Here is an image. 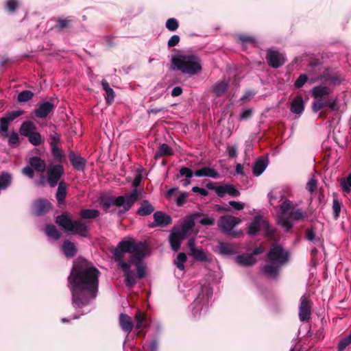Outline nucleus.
<instances>
[{"label":"nucleus","mask_w":351,"mask_h":351,"mask_svg":"<svg viewBox=\"0 0 351 351\" xmlns=\"http://www.w3.org/2000/svg\"><path fill=\"white\" fill-rule=\"evenodd\" d=\"M188 197V193H182L180 194L176 200V204L179 206H183L186 202V199Z\"/></svg>","instance_id":"nucleus-62"},{"label":"nucleus","mask_w":351,"mask_h":351,"mask_svg":"<svg viewBox=\"0 0 351 351\" xmlns=\"http://www.w3.org/2000/svg\"><path fill=\"white\" fill-rule=\"evenodd\" d=\"M45 233L50 238L54 240H58L60 236V232L58 230L54 225L49 224L45 228Z\"/></svg>","instance_id":"nucleus-37"},{"label":"nucleus","mask_w":351,"mask_h":351,"mask_svg":"<svg viewBox=\"0 0 351 351\" xmlns=\"http://www.w3.org/2000/svg\"><path fill=\"white\" fill-rule=\"evenodd\" d=\"M66 188L67 185L64 182H59L57 192H56V199L59 204H62L64 202L66 195Z\"/></svg>","instance_id":"nucleus-34"},{"label":"nucleus","mask_w":351,"mask_h":351,"mask_svg":"<svg viewBox=\"0 0 351 351\" xmlns=\"http://www.w3.org/2000/svg\"><path fill=\"white\" fill-rule=\"evenodd\" d=\"M69 158L71 165L77 171L84 170L86 164V160L84 158L72 152L69 153Z\"/></svg>","instance_id":"nucleus-24"},{"label":"nucleus","mask_w":351,"mask_h":351,"mask_svg":"<svg viewBox=\"0 0 351 351\" xmlns=\"http://www.w3.org/2000/svg\"><path fill=\"white\" fill-rule=\"evenodd\" d=\"M289 217L294 220H300L303 219L306 214L300 208H293L289 214Z\"/></svg>","instance_id":"nucleus-46"},{"label":"nucleus","mask_w":351,"mask_h":351,"mask_svg":"<svg viewBox=\"0 0 351 351\" xmlns=\"http://www.w3.org/2000/svg\"><path fill=\"white\" fill-rule=\"evenodd\" d=\"M34 97V93L30 90H23L18 95L17 100L19 102H27Z\"/></svg>","instance_id":"nucleus-43"},{"label":"nucleus","mask_w":351,"mask_h":351,"mask_svg":"<svg viewBox=\"0 0 351 351\" xmlns=\"http://www.w3.org/2000/svg\"><path fill=\"white\" fill-rule=\"evenodd\" d=\"M236 262L242 266H251L256 262V259L253 254H243L237 257Z\"/></svg>","instance_id":"nucleus-28"},{"label":"nucleus","mask_w":351,"mask_h":351,"mask_svg":"<svg viewBox=\"0 0 351 351\" xmlns=\"http://www.w3.org/2000/svg\"><path fill=\"white\" fill-rule=\"evenodd\" d=\"M100 271L86 261L74 263L68 277L72 304L76 309L86 307L96 298Z\"/></svg>","instance_id":"nucleus-1"},{"label":"nucleus","mask_w":351,"mask_h":351,"mask_svg":"<svg viewBox=\"0 0 351 351\" xmlns=\"http://www.w3.org/2000/svg\"><path fill=\"white\" fill-rule=\"evenodd\" d=\"M23 110H16V111H12L9 113H8L5 117L7 118V119L12 122L15 119L23 114Z\"/></svg>","instance_id":"nucleus-57"},{"label":"nucleus","mask_w":351,"mask_h":351,"mask_svg":"<svg viewBox=\"0 0 351 351\" xmlns=\"http://www.w3.org/2000/svg\"><path fill=\"white\" fill-rule=\"evenodd\" d=\"M228 82L219 81L213 86V91L217 96H221L227 90Z\"/></svg>","instance_id":"nucleus-39"},{"label":"nucleus","mask_w":351,"mask_h":351,"mask_svg":"<svg viewBox=\"0 0 351 351\" xmlns=\"http://www.w3.org/2000/svg\"><path fill=\"white\" fill-rule=\"evenodd\" d=\"M351 344V333L343 338L339 343L338 351H343L349 345Z\"/></svg>","instance_id":"nucleus-47"},{"label":"nucleus","mask_w":351,"mask_h":351,"mask_svg":"<svg viewBox=\"0 0 351 351\" xmlns=\"http://www.w3.org/2000/svg\"><path fill=\"white\" fill-rule=\"evenodd\" d=\"M173 154L172 149L166 143L162 144L158 150L155 154V158L157 159L162 156H170Z\"/></svg>","instance_id":"nucleus-38"},{"label":"nucleus","mask_w":351,"mask_h":351,"mask_svg":"<svg viewBox=\"0 0 351 351\" xmlns=\"http://www.w3.org/2000/svg\"><path fill=\"white\" fill-rule=\"evenodd\" d=\"M241 220L232 215H224L219 218L218 226L225 234L236 237L238 232L232 231L233 228L241 223Z\"/></svg>","instance_id":"nucleus-12"},{"label":"nucleus","mask_w":351,"mask_h":351,"mask_svg":"<svg viewBox=\"0 0 351 351\" xmlns=\"http://www.w3.org/2000/svg\"><path fill=\"white\" fill-rule=\"evenodd\" d=\"M193 219L197 220L202 226H212L215 223V218L212 216L202 213H195L192 215Z\"/></svg>","instance_id":"nucleus-25"},{"label":"nucleus","mask_w":351,"mask_h":351,"mask_svg":"<svg viewBox=\"0 0 351 351\" xmlns=\"http://www.w3.org/2000/svg\"><path fill=\"white\" fill-rule=\"evenodd\" d=\"M269 263L264 267L265 274L270 278H275L280 267L289 262V252L280 245H273L268 253Z\"/></svg>","instance_id":"nucleus-5"},{"label":"nucleus","mask_w":351,"mask_h":351,"mask_svg":"<svg viewBox=\"0 0 351 351\" xmlns=\"http://www.w3.org/2000/svg\"><path fill=\"white\" fill-rule=\"evenodd\" d=\"M330 93V88L326 86L319 85L312 88L311 95L314 98L312 103L313 112L317 113L324 108V101L328 98Z\"/></svg>","instance_id":"nucleus-9"},{"label":"nucleus","mask_w":351,"mask_h":351,"mask_svg":"<svg viewBox=\"0 0 351 351\" xmlns=\"http://www.w3.org/2000/svg\"><path fill=\"white\" fill-rule=\"evenodd\" d=\"M171 69L189 76L195 75L202 71V60L193 53L178 51L172 56Z\"/></svg>","instance_id":"nucleus-3"},{"label":"nucleus","mask_w":351,"mask_h":351,"mask_svg":"<svg viewBox=\"0 0 351 351\" xmlns=\"http://www.w3.org/2000/svg\"><path fill=\"white\" fill-rule=\"evenodd\" d=\"M35 130L36 126L32 121H25L21 125L19 132L21 135L28 137Z\"/></svg>","instance_id":"nucleus-32"},{"label":"nucleus","mask_w":351,"mask_h":351,"mask_svg":"<svg viewBox=\"0 0 351 351\" xmlns=\"http://www.w3.org/2000/svg\"><path fill=\"white\" fill-rule=\"evenodd\" d=\"M332 209L334 213V217L335 219H337L339 216V213L341 211V204L337 199H333Z\"/></svg>","instance_id":"nucleus-56"},{"label":"nucleus","mask_w":351,"mask_h":351,"mask_svg":"<svg viewBox=\"0 0 351 351\" xmlns=\"http://www.w3.org/2000/svg\"><path fill=\"white\" fill-rule=\"evenodd\" d=\"M61 250L67 258H72L77 253V248L75 244L68 240L63 242Z\"/></svg>","instance_id":"nucleus-26"},{"label":"nucleus","mask_w":351,"mask_h":351,"mask_svg":"<svg viewBox=\"0 0 351 351\" xmlns=\"http://www.w3.org/2000/svg\"><path fill=\"white\" fill-rule=\"evenodd\" d=\"M120 326L123 331L128 335L132 330L133 322L130 317L121 313L119 317Z\"/></svg>","instance_id":"nucleus-29"},{"label":"nucleus","mask_w":351,"mask_h":351,"mask_svg":"<svg viewBox=\"0 0 351 351\" xmlns=\"http://www.w3.org/2000/svg\"><path fill=\"white\" fill-rule=\"evenodd\" d=\"M111 252L119 267L124 273L127 286L132 287L136 282V275L131 269L132 265L136 266L138 278L145 276V267L142 261L147 252V247L144 243L137 242L132 239L123 240Z\"/></svg>","instance_id":"nucleus-2"},{"label":"nucleus","mask_w":351,"mask_h":351,"mask_svg":"<svg viewBox=\"0 0 351 351\" xmlns=\"http://www.w3.org/2000/svg\"><path fill=\"white\" fill-rule=\"evenodd\" d=\"M311 315V303L308 296L304 295L300 298L299 319L301 322H308Z\"/></svg>","instance_id":"nucleus-15"},{"label":"nucleus","mask_w":351,"mask_h":351,"mask_svg":"<svg viewBox=\"0 0 351 351\" xmlns=\"http://www.w3.org/2000/svg\"><path fill=\"white\" fill-rule=\"evenodd\" d=\"M143 348L145 351H158V342L156 339H152L149 341H147L143 346Z\"/></svg>","instance_id":"nucleus-45"},{"label":"nucleus","mask_w":351,"mask_h":351,"mask_svg":"<svg viewBox=\"0 0 351 351\" xmlns=\"http://www.w3.org/2000/svg\"><path fill=\"white\" fill-rule=\"evenodd\" d=\"M106 95L105 96L106 99V103L108 104H111L114 101V92L112 88H110L106 92Z\"/></svg>","instance_id":"nucleus-61"},{"label":"nucleus","mask_w":351,"mask_h":351,"mask_svg":"<svg viewBox=\"0 0 351 351\" xmlns=\"http://www.w3.org/2000/svg\"><path fill=\"white\" fill-rule=\"evenodd\" d=\"M194 226L195 221L191 215L184 219L180 228H173L169 236L170 245L173 251L179 250L181 241L190 234Z\"/></svg>","instance_id":"nucleus-8"},{"label":"nucleus","mask_w":351,"mask_h":351,"mask_svg":"<svg viewBox=\"0 0 351 351\" xmlns=\"http://www.w3.org/2000/svg\"><path fill=\"white\" fill-rule=\"evenodd\" d=\"M100 213L97 209H83L80 213V217L82 219L93 220L99 217Z\"/></svg>","instance_id":"nucleus-31"},{"label":"nucleus","mask_w":351,"mask_h":351,"mask_svg":"<svg viewBox=\"0 0 351 351\" xmlns=\"http://www.w3.org/2000/svg\"><path fill=\"white\" fill-rule=\"evenodd\" d=\"M214 189L217 195L220 197H223L226 194L233 197H238L240 195V192L236 187L230 184L215 186Z\"/></svg>","instance_id":"nucleus-19"},{"label":"nucleus","mask_w":351,"mask_h":351,"mask_svg":"<svg viewBox=\"0 0 351 351\" xmlns=\"http://www.w3.org/2000/svg\"><path fill=\"white\" fill-rule=\"evenodd\" d=\"M229 204L237 210H241L244 208V204L239 202L230 201Z\"/></svg>","instance_id":"nucleus-63"},{"label":"nucleus","mask_w":351,"mask_h":351,"mask_svg":"<svg viewBox=\"0 0 351 351\" xmlns=\"http://www.w3.org/2000/svg\"><path fill=\"white\" fill-rule=\"evenodd\" d=\"M180 40V36L178 35H173L172 36L169 40H168V47L169 48L175 47L178 45L179 42Z\"/></svg>","instance_id":"nucleus-60"},{"label":"nucleus","mask_w":351,"mask_h":351,"mask_svg":"<svg viewBox=\"0 0 351 351\" xmlns=\"http://www.w3.org/2000/svg\"><path fill=\"white\" fill-rule=\"evenodd\" d=\"M263 231L268 237H273L275 234V230L261 216L257 215L254 217L248 226V234L251 236L256 234Z\"/></svg>","instance_id":"nucleus-10"},{"label":"nucleus","mask_w":351,"mask_h":351,"mask_svg":"<svg viewBox=\"0 0 351 351\" xmlns=\"http://www.w3.org/2000/svg\"><path fill=\"white\" fill-rule=\"evenodd\" d=\"M56 222L65 230L71 232L82 237L88 235L89 228L80 220H72L67 214H62L56 217Z\"/></svg>","instance_id":"nucleus-7"},{"label":"nucleus","mask_w":351,"mask_h":351,"mask_svg":"<svg viewBox=\"0 0 351 351\" xmlns=\"http://www.w3.org/2000/svg\"><path fill=\"white\" fill-rule=\"evenodd\" d=\"M154 224L152 225V227H165L171 223V217L161 211L156 212L154 214Z\"/></svg>","instance_id":"nucleus-22"},{"label":"nucleus","mask_w":351,"mask_h":351,"mask_svg":"<svg viewBox=\"0 0 351 351\" xmlns=\"http://www.w3.org/2000/svg\"><path fill=\"white\" fill-rule=\"evenodd\" d=\"M136 322L135 328L137 330L147 327L149 324V319L147 315L138 310L134 315Z\"/></svg>","instance_id":"nucleus-23"},{"label":"nucleus","mask_w":351,"mask_h":351,"mask_svg":"<svg viewBox=\"0 0 351 351\" xmlns=\"http://www.w3.org/2000/svg\"><path fill=\"white\" fill-rule=\"evenodd\" d=\"M180 175L181 176H184L186 178H191L194 175L193 171L188 167H182L180 170Z\"/></svg>","instance_id":"nucleus-59"},{"label":"nucleus","mask_w":351,"mask_h":351,"mask_svg":"<svg viewBox=\"0 0 351 351\" xmlns=\"http://www.w3.org/2000/svg\"><path fill=\"white\" fill-rule=\"evenodd\" d=\"M341 186L345 193H350L351 188V173L348 176L341 180Z\"/></svg>","instance_id":"nucleus-48"},{"label":"nucleus","mask_w":351,"mask_h":351,"mask_svg":"<svg viewBox=\"0 0 351 351\" xmlns=\"http://www.w3.org/2000/svg\"><path fill=\"white\" fill-rule=\"evenodd\" d=\"M188 246L190 251V255L193 256L195 260L205 263H210L211 261L210 256L206 255L203 250L195 247V243L193 239H189Z\"/></svg>","instance_id":"nucleus-16"},{"label":"nucleus","mask_w":351,"mask_h":351,"mask_svg":"<svg viewBox=\"0 0 351 351\" xmlns=\"http://www.w3.org/2000/svg\"><path fill=\"white\" fill-rule=\"evenodd\" d=\"M19 143V136L16 132H13L8 139V144L11 147H15Z\"/></svg>","instance_id":"nucleus-53"},{"label":"nucleus","mask_w":351,"mask_h":351,"mask_svg":"<svg viewBox=\"0 0 351 351\" xmlns=\"http://www.w3.org/2000/svg\"><path fill=\"white\" fill-rule=\"evenodd\" d=\"M239 38L240 41L242 43V44H252L255 45L256 44V39L254 36L247 35V34H241L239 36Z\"/></svg>","instance_id":"nucleus-50"},{"label":"nucleus","mask_w":351,"mask_h":351,"mask_svg":"<svg viewBox=\"0 0 351 351\" xmlns=\"http://www.w3.org/2000/svg\"><path fill=\"white\" fill-rule=\"evenodd\" d=\"M324 107H328L331 110H335L337 106V99L335 98H328L324 101Z\"/></svg>","instance_id":"nucleus-55"},{"label":"nucleus","mask_w":351,"mask_h":351,"mask_svg":"<svg viewBox=\"0 0 351 351\" xmlns=\"http://www.w3.org/2000/svg\"><path fill=\"white\" fill-rule=\"evenodd\" d=\"M55 106L53 103L46 101L39 105L34 113L38 118H45L53 110Z\"/></svg>","instance_id":"nucleus-20"},{"label":"nucleus","mask_w":351,"mask_h":351,"mask_svg":"<svg viewBox=\"0 0 351 351\" xmlns=\"http://www.w3.org/2000/svg\"><path fill=\"white\" fill-rule=\"evenodd\" d=\"M267 163L265 160L258 159L254 164L253 167V173L256 176H259L265 170Z\"/></svg>","instance_id":"nucleus-36"},{"label":"nucleus","mask_w":351,"mask_h":351,"mask_svg":"<svg viewBox=\"0 0 351 351\" xmlns=\"http://www.w3.org/2000/svg\"><path fill=\"white\" fill-rule=\"evenodd\" d=\"M50 146L52 154L55 158L57 160L61 162L62 158H64V155L62 154V150L58 147V145L54 142H51Z\"/></svg>","instance_id":"nucleus-42"},{"label":"nucleus","mask_w":351,"mask_h":351,"mask_svg":"<svg viewBox=\"0 0 351 351\" xmlns=\"http://www.w3.org/2000/svg\"><path fill=\"white\" fill-rule=\"evenodd\" d=\"M267 60L269 64L273 68L280 67L285 63V58L283 54L274 50L268 51Z\"/></svg>","instance_id":"nucleus-17"},{"label":"nucleus","mask_w":351,"mask_h":351,"mask_svg":"<svg viewBox=\"0 0 351 351\" xmlns=\"http://www.w3.org/2000/svg\"><path fill=\"white\" fill-rule=\"evenodd\" d=\"M317 181L314 178H311L306 184V189L310 193H313L317 190Z\"/></svg>","instance_id":"nucleus-52"},{"label":"nucleus","mask_w":351,"mask_h":351,"mask_svg":"<svg viewBox=\"0 0 351 351\" xmlns=\"http://www.w3.org/2000/svg\"><path fill=\"white\" fill-rule=\"evenodd\" d=\"M139 197L140 193L136 189H133L130 193H127L123 195L118 197H102L101 199V204L106 212H109L112 206H116L117 207L122 208L121 212L125 213L131 208Z\"/></svg>","instance_id":"nucleus-6"},{"label":"nucleus","mask_w":351,"mask_h":351,"mask_svg":"<svg viewBox=\"0 0 351 351\" xmlns=\"http://www.w3.org/2000/svg\"><path fill=\"white\" fill-rule=\"evenodd\" d=\"M29 165L22 169L23 175L32 179L34 177V171L43 173L46 171V163L44 160L38 156H32L29 159Z\"/></svg>","instance_id":"nucleus-11"},{"label":"nucleus","mask_w":351,"mask_h":351,"mask_svg":"<svg viewBox=\"0 0 351 351\" xmlns=\"http://www.w3.org/2000/svg\"><path fill=\"white\" fill-rule=\"evenodd\" d=\"M18 3V0H7L6 8L10 12H13L16 10Z\"/></svg>","instance_id":"nucleus-58"},{"label":"nucleus","mask_w":351,"mask_h":351,"mask_svg":"<svg viewBox=\"0 0 351 351\" xmlns=\"http://www.w3.org/2000/svg\"><path fill=\"white\" fill-rule=\"evenodd\" d=\"M64 174V169L61 165H50L47 169V182L50 186L57 185L58 180Z\"/></svg>","instance_id":"nucleus-14"},{"label":"nucleus","mask_w":351,"mask_h":351,"mask_svg":"<svg viewBox=\"0 0 351 351\" xmlns=\"http://www.w3.org/2000/svg\"><path fill=\"white\" fill-rule=\"evenodd\" d=\"M194 175L197 177H209L212 178H218L219 173L214 169L210 167H203L195 171Z\"/></svg>","instance_id":"nucleus-27"},{"label":"nucleus","mask_w":351,"mask_h":351,"mask_svg":"<svg viewBox=\"0 0 351 351\" xmlns=\"http://www.w3.org/2000/svg\"><path fill=\"white\" fill-rule=\"evenodd\" d=\"M27 138L29 142L34 146H38L42 143V136L38 132L34 131Z\"/></svg>","instance_id":"nucleus-44"},{"label":"nucleus","mask_w":351,"mask_h":351,"mask_svg":"<svg viewBox=\"0 0 351 351\" xmlns=\"http://www.w3.org/2000/svg\"><path fill=\"white\" fill-rule=\"evenodd\" d=\"M10 122L5 117H3L0 119V133L2 134L3 137L8 136V131Z\"/></svg>","instance_id":"nucleus-41"},{"label":"nucleus","mask_w":351,"mask_h":351,"mask_svg":"<svg viewBox=\"0 0 351 351\" xmlns=\"http://www.w3.org/2000/svg\"><path fill=\"white\" fill-rule=\"evenodd\" d=\"M305 237L308 241L314 244L319 245L321 243L320 237L317 234L313 226L306 230Z\"/></svg>","instance_id":"nucleus-33"},{"label":"nucleus","mask_w":351,"mask_h":351,"mask_svg":"<svg viewBox=\"0 0 351 351\" xmlns=\"http://www.w3.org/2000/svg\"><path fill=\"white\" fill-rule=\"evenodd\" d=\"M51 208V204L46 199H39L33 204V212L37 216L47 213Z\"/></svg>","instance_id":"nucleus-18"},{"label":"nucleus","mask_w":351,"mask_h":351,"mask_svg":"<svg viewBox=\"0 0 351 351\" xmlns=\"http://www.w3.org/2000/svg\"><path fill=\"white\" fill-rule=\"evenodd\" d=\"M308 77L305 74L300 75L295 82V86L298 88H302L306 82Z\"/></svg>","instance_id":"nucleus-54"},{"label":"nucleus","mask_w":351,"mask_h":351,"mask_svg":"<svg viewBox=\"0 0 351 351\" xmlns=\"http://www.w3.org/2000/svg\"><path fill=\"white\" fill-rule=\"evenodd\" d=\"M293 203L288 199L285 200L280 206L281 214L278 217V223L287 231L293 227L292 222L287 217V214L293 209Z\"/></svg>","instance_id":"nucleus-13"},{"label":"nucleus","mask_w":351,"mask_h":351,"mask_svg":"<svg viewBox=\"0 0 351 351\" xmlns=\"http://www.w3.org/2000/svg\"><path fill=\"white\" fill-rule=\"evenodd\" d=\"M304 99L300 95L295 96L291 102L290 110L293 114H295L298 117L303 113L304 110Z\"/></svg>","instance_id":"nucleus-21"},{"label":"nucleus","mask_w":351,"mask_h":351,"mask_svg":"<svg viewBox=\"0 0 351 351\" xmlns=\"http://www.w3.org/2000/svg\"><path fill=\"white\" fill-rule=\"evenodd\" d=\"M186 261V256L184 253H180L174 261V264L180 271L184 270V263Z\"/></svg>","instance_id":"nucleus-40"},{"label":"nucleus","mask_w":351,"mask_h":351,"mask_svg":"<svg viewBox=\"0 0 351 351\" xmlns=\"http://www.w3.org/2000/svg\"><path fill=\"white\" fill-rule=\"evenodd\" d=\"M71 21V20L69 19H60L58 23V26L60 29L65 28L69 25Z\"/></svg>","instance_id":"nucleus-64"},{"label":"nucleus","mask_w":351,"mask_h":351,"mask_svg":"<svg viewBox=\"0 0 351 351\" xmlns=\"http://www.w3.org/2000/svg\"><path fill=\"white\" fill-rule=\"evenodd\" d=\"M154 207L147 200H143L137 210V214L140 216H147L154 211Z\"/></svg>","instance_id":"nucleus-30"},{"label":"nucleus","mask_w":351,"mask_h":351,"mask_svg":"<svg viewBox=\"0 0 351 351\" xmlns=\"http://www.w3.org/2000/svg\"><path fill=\"white\" fill-rule=\"evenodd\" d=\"M12 175L8 172H2L0 173V190L7 189L12 182Z\"/></svg>","instance_id":"nucleus-35"},{"label":"nucleus","mask_w":351,"mask_h":351,"mask_svg":"<svg viewBox=\"0 0 351 351\" xmlns=\"http://www.w3.org/2000/svg\"><path fill=\"white\" fill-rule=\"evenodd\" d=\"M178 21L175 18H170L166 21L165 27L171 32H174L178 28Z\"/></svg>","instance_id":"nucleus-49"},{"label":"nucleus","mask_w":351,"mask_h":351,"mask_svg":"<svg viewBox=\"0 0 351 351\" xmlns=\"http://www.w3.org/2000/svg\"><path fill=\"white\" fill-rule=\"evenodd\" d=\"M191 293L195 295V298L191 305L192 315L195 318H197L207 312L213 291L209 283L204 282L194 287L191 289Z\"/></svg>","instance_id":"nucleus-4"},{"label":"nucleus","mask_w":351,"mask_h":351,"mask_svg":"<svg viewBox=\"0 0 351 351\" xmlns=\"http://www.w3.org/2000/svg\"><path fill=\"white\" fill-rule=\"evenodd\" d=\"M219 250L221 254L229 255L233 253L232 248L227 244L221 243L219 245Z\"/></svg>","instance_id":"nucleus-51"}]
</instances>
